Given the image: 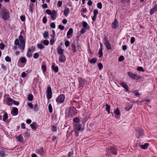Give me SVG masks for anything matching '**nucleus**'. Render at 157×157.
Wrapping results in <instances>:
<instances>
[{
	"mask_svg": "<svg viewBox=\"0 0 157 157\" xmlns=\"http://www.w3.org/2000/svg\"><path fill=\"white\" fill-rule=\"evenodd\" d=\"M0 17L5 21L8 20L10 17V12L5 8L2 9L0 11Z\"/></svg>",
	"mask_w": 157,
	"mask_h": 157,
	"instance_id": "1",
	"label": "nucleus"
},
{
	"mask_svg": "<svg viewBox=\"0 0 157 157\" xmlns=\"http://www.w3.org/2000/svg\"><path fill=\"white\" fill-rule=\"evenodd\" d=\"M45 12L48 15H50L51 18L53 20H55L57 16V12L55 10H53L51 11L49 9H47Z\"/></svg>",
	"mask_w": 157,
	"mask_h": 157,
	"instance_id": "2",
	"label": "nucleus"
},
{
	"mask_svg": "<svg viewBox=\"0 0 157 157\" xmlns=\"http://www.w3.org/2000/svg\"><path fill=\"white\" fill-rule=\"evenodd\" d=\"M25 40H15L14 44L16 45H18L19 48L24 50L25 46Z\"/></svg>",
	"mask_w": 157,
	"mask_h": 157,
	"instance_id": "3",
	"label": "nucleus"
},
{
	"mask_svg": "<svg viewBox=\"0 0 157 157\" xmlns=\"http://www.w3.org/2000/svg\"><path fill=\"white\" fill-rule=\"evenodd\" d=\"M128 76L133 79L138 80L140 78V76L137 75L136 74L133 73L132 72H128L127 73Z\"/></svg>",
	"mask_w": 157,
	"mask_h": 157,
	"instance_id": "4",
	"label": "nucleus"
},
{
	"mask_svg": "<svg viewBox=\"0 0 157 157\" xmlns=\"http://www.w3.org/2000/svg\"><path fill=\"white\" fill-rule=\"evenodd\" d=\"M52 92L51 86L49 85H48L47 86L46 93V97L48 99H50L52 97Z\"/></svg>",
	"mask_w": 157,
	"mask_h": 157,
	"instance_id": "5",
	"label": "nucleus"
},
{
	"mask_svg": "<svg viewBox=\"0 0 157 157\" xmlns=\"http://www.w3.org/2000/svg\"><path fill=\"white\" fill-rule=\"evenodd\" d=\"M65 98V96L64 94H60L57 98L56 101V102L58 103H61L63 102Z\"/></svg>",
	"mask_w": 157,
	"mask_h": 157,
	"instance_id": "6",
	"label": "nucleus"
},
{
	"mask_svg": "<svg viewBox=\"0 0 157 157\" xmlns=\"http://www.w3.org/2000/svg\"><path fill=\"white\" fill-rule=\"evenodd\" d=\"M74 130L75 132L82 131L83 128L81 127V125L80 124H74Z\"/></svg>",
	"mask_w": 157,
	"mask_h": 157,
	"instance_id": "7",
	"label": "nucleus"
},
{
	"mask_svg": "<svg viewBox=\"0 0 157 157\" xmlns=\"http://www.w3.org/2000/svg\"><path fill=\"white\" fill-rule=\"evenodd\" d=\"M71 47H72V50L73 53H76L77 52V50L78 49L81 48L79 46L77 45L76 46L75 43V42L72 43Z\"/></svg>",
	"mask_w": 157,
	"mask_h": 157,
	"instance_id": "8",
	"label": "nucleus"
},
{
	"mask_svg": "<svg viewBox=\"0 0 157 157\" xmlns=\"http://www.w3.org/2000/svg\"><path fill=\"white\" fill-rule=\"evenodd\" d=\"M79 82V86L80 87H83L85 85L86 81L84 79L82 78H79L78 80Z\"/></svg>",
	"mask_w": 157,
	"mask_h": 157,
	"instance_id": "9",
	"label": "nucleus"
},
{
	"mask_svg": "<svg viewBox=\"0 0 157 157\" xmlns=\"http://www.w3.org/2000/svg\"><path fill=\"white\" fill-rule=\"evenodd\" d=\"M117 149L115 147H110V148L109 149V151L112 154L114 155H116L117 154Z\"/></svg>",
	"mask_w": 157,
	"mask_h": 157,
	"instance_id": "10",
	"label": "nucleus"
},
{
	"mask_svg": "<svg viewBox=\"0 0 157 157\" xmlns=\"http://www.w3.org/2000/svg\"><path fill=\"white\" fill-rule=\"evenodd\" d=\"M104 44L108 49L109 50H111L112 49L111 44L107 40H104Z\"/></svg>",
	"mask_w": 157,
	"mask_h": 157,
	"instance_id": "11",
	"label": "nucleus"
},
{
	"mask_svg": "<svg viewBox=\"0 0 157 157\" xmlns=\"http://www.w3.org/2000/svg\"><path fill=\"white\" fill-rule=\"evenodd\" d=\"M11 113L14 116L17 115L18 114V110L17 108L15 107L13 108L11 111Z\"/></svg>",
	"mask_w": 157,
	"mask_h": 157,
	"instance_id": "12",
	"label": "nucleus"
},
{
	"mask_svg": "<svg viewBox=\"0 0 157 157\" xmlns=\"http://www.w3.org/2000/svg\"><path fill=\"white\" fill-rule=\"evenodd\" d=\"M73 33V29L72 28L69 29L67 33V38L69 39L70 38L72 35Z\"/></svg>",
	"mask_w": 157,
	"mask_h": 157,
	"instance_id": "13",
	"label": "nucleus"
},
{
	"mask_svg": "<svg viewBox=\"0 0 157 157\" xmlns=\"http://www.w3.org/2000/svg\"><path fill=\"white\" fill-rule=\"evenodd\" d=\"M157 11V3L155 4L154 7L151 9L150 10V14L152 15L155 12Z\"/></svg>",
	"mask_w": 157,
	"mask_h": 157,
	"instance_id": "14",
	"label": "nucleus"
},
{
	"mask_svg": "<svg viewBox=\"0 0 157 157\" xmlns=\"http://www.w3.org/2000/svg\"><path fill=\"white\" fill-rule=\"evenodd\" d=\"M59 60L60 63H63L66 60V57L63 55H60L59 57Z\"/></svg>",
	"mask_w": 157,
	"mask_h": 157,
	"instance_id": "15",
	"label": "nucleus"
},
{
	"mask_svg": "<svg viewBox=\"0 0 157 157\" xmlns=\"http://www.w3.org/2000/svg\"><path fill=\"white\" fill-rule=\"evenodd\" d=\"M136 131L139 136H141L144 135L143 132L141 129L137 128H136Z\"/></svg>",
	"mask_w": 157,
	"mask_h": 157,
	"instance_id": "16",
	"label": "nucleus"
},
{
	"mask_svg": "<svg viewBox=\"0 0 157 157\" xmlns=\"http://www.w3.org/2000/svg\"><path fill=\"white\" fill-rule=\"evenodd\" d=\"M118 22L116 19H115L112 23V28L116 29L117 28L118 24Z\"/></svg>",
	"mask_w": 157,
	"mask_h": 157,
	"instance_id": "17",
	"label": "nucleus"
},
{
	"mask_svg": "<svg viewBox=\"0 0 157 157\" xmlns=\"http://www.w3.org/2000/svg\"><path fill=\"white\" fill-rule=\"evenodd\" d=\"M55 64L54 63H52L51 66V67L54 71L55 73H57L58 71L59 68L58 66L55 67Z\"/></svg>",
	"mask_w": 157,
	"mask_h": 157,
	"instance_id": "18",
	"label": "nucleus"
},
{
	"mask_svg": "<svg viewBox=\"0 0 157 157\" xmlns=\"http://www.w3.org/2000/svg\"><path fill=\"white\" fill-rule=\"evenodd\" d=\"M32 128L34 130H36L37 127V124L36 122H33L32 123L30 124Z\"/></svg>",
	"mask_w": 157,
	"mask_h": 157,
	"instance_id": "19",
	"label": "nucleus"
},
{
	"mask_svg": "<svg viewBox=\"0 0 157 157\" xmlns=\"http://www.w3.org/2000/svg\"><path fill=\"white\" fill-rule=\"evenodd\" d=\"M120 84L125 90L126 91H128V87L127 84L123 82L120 83Z\"/></svg>",
	"mask_w": 157,
	"mask_h": 157,
	"instance_id": "20",
	"label": "nucleus"
},
{
	"mask_svg": "<svg viewBox=\"0 0 157 157\" xmlns=\"http://www.w3.org/2000/svg\"><path fill=\"white\" fill-rule=\"evenodd\" d=\"M36 152L38 154L42 155L44 152V148L42 147L40 149H37L36 150Z\"/></svg>",
	"mask_w": 157,
	"mask_h": 157,
	"instance_id": "21",
	"label": "nucleus"
},
{
	"mask_svg": "<svg viewBox=\"0 0 157 157\" xmlns=\"http://www.w3.org/2000/svg\"><path fill=\"white\" fill-rule=\"evenodd\" d=\"M132 107V105L130 104H128L126 105L125 107V110L128 111L131 109Z\"/></svg>",
	"mask_w": 157,
	"mask_h": 157,
	"instance_id": "22",
	"label": "nucleus"
},
{
	"mask_svg": "<svg viewBox=\"0 0 157 157\" xmlns=\"http://www.w3.org/2000/svg\"><path fill=\"white\" fill-rule=\"evenodd\" d=\"M63 49L59 47L57 49V53L60 55H63Z\"/></svg>",
	"mask_w": 157,
	"mask_h": 157,
	"instance_id": "23",
	"label": "nucleus"
},
{
	"mask_svg": "<svg viewBox=\"0 0 157 157\" xmlns=\"http://www.w3.org/2000/svg\"><path fill=\"white\" fill-rule=\"evenodd\" d=\"M70 12V10L69 8H67L66 9H65L63 12V14L64 15V16L66 17H67Z\"/></svg>",
	"mask_w": 157,
	"mask_h": 157,
	"instance_id": "24",
	"label": "nucleus"
},
{
	"mask_svg": "<svg viewBox=\"0 0 157 157\" xmlns=\"http://www.w3.org/2000/svg\"><path fill=\"white\" fill-rule=\"evenodd\" d=\"M26 55L28 57H30L32 56V49L30 48H29Z\"/></svg>",
	"mask_w": 157,
	"mask_h": 157,
	"instance_id": "25",
	"label": "nucleus"
},
{
	"mask_svg": "<svg viewBox=\"0 0 157 157\" xmlns=\"http://www.w3.org/2000/svg\"><path fill=\"white\" fill-rule=\"evenodd\" d=\"M82 27L84 29H89V25H88L86 22L84 21H83L82 22Z\"/></svg>",
	"mask_w": 157,
	"mask_h": 157,
	"instance_id": "26",
	"label": "nucleus"
},
{
	"mask_svg": "<svg viewBox=\"0 0 157 157\" xmlns=\"http://www.w3.org/2000/svg\"><path fill=\"white\" fill-rule=\"evenodd\" d=\"M13 100L12 99L10 98H8L7 99V104L9 105H10L12 104L13 102Z\"/></svg>",
	"mask_w": 157,
	"mask_h": 157,
	"instance_id": "27",
	"label": "nucleus"
},
{
	"mask_svg": "<svg viewBox=\"0 0 157 157\" xmlns=\"http://www.w3.org/2000/svg\"><path fill=\"white\" fill-rule=\"evenodd\" d=\"M16 138L19 142H21L23 140L22 136L21 134H20L18 137H16Z\"/></svg>",
	"mask_w": 157,
	"mask_h": 157,
	"instance_id": "28",
	"label": "nucleus"
},
{
	"mask_svg": "<svg viewBox=\"0 0 157 157\" xmlns=\"http://www.w3.org/2000/svg\"><path fill=\"white\" fill-rule=\"evenodd\" d=\"M98 54L99 55V58L103 56L102 48L101 47H100V48L99 50Z\"/></svg>",
	"mask_w": 157,
	"mask_h": 157,
	"instance_id": "29",
	"label": "nucleus"
},
{
	"mask_svg": "<svg viewBox=\"0 0 157 157\" xmlns=\"http://www.w3.org/2000/svg\"><path fill=\"white\" fill-rule=\"evenodd\" d=\"M106 107L105 109L107 111L108 114L110 113V106L107 104H105Z\"/></svg>",
	"mask_w": 157,
	"mask_h": 157,
	"instance_id": "30",
	"label": "nucleus"
},
{
	"mask_svg": "<svg viewBox=\"0 0 157 157\" xmlns=\"http://www.w3.org/2000/svg\"><path fill=\"white\" fill-rule=\"evenodd\" d=\"M148 146V144L146 143L144 144V145H141L140 147L141 148L145 149H146Z\"/></svg>",
	"mask_w": 157,
	"mask_h": 157,
	"instance_id": "31",
	"label": "nucleus"
},
{
	"mask_svg": "<svg viewBox=\"0 0 157 157\" xmlns=\"http://www.w3.org/2000/svg\"><path fill=\"white\" fill-rule=\"evenodd\" d=\"M3 120L4 121L6 122V119L8 118V116L7 113H5L4 114V115L3 116Z\"/></svg>",
	"mask_w": 157,
	"mask_h": 157,
	"instance_id": "32",
	"label": "nucleus"
},
{
	"mask_svg": "<svg viewBox=\"0 0 157 157\" xmlns=\"http://www.w3.org/2000/svg\"><path fill=\"white\" fill-rule=\"evenodd\" d=\"M97 59L96 58H93L91 59L90 61V63L92 64H94L97 61Z\"/></svg>",
	"mask_w": 157,
	"mask_h": 157,
	"instance_id": "33",
	"label": "nucleus"
},
{
	"mask_svg": "<svg viewBox=\"0 0 157 157\" xmlns=\"http://www.w3.org/2000/svg\"><path fill=\"white\" fill-rule=\"evenodd\" d=\"M41 69L43 72L44 73L46 71V67L45 65H43L41 66Z\"/></svg>",
	"mask_w": 157,
	"mask_h": 157,
	"instance_id": "34",
	"label": "nucleus"
},
{
	"mask_svg": "<svg viewBox=\"0 0 157 157\" xmlns=\"http://www.w3.org/2000/svg\"><path fill=\"white\" fill-rule=\"evenodd\" d=\"M55 35V31L54 30H52L51 32V33L50 34V36L52 37V39H53L54 38Z\"/></svg>",
	"mask_w": 157,
	"mask_h": 157,
	"instance_id": "35",
	"label": "nucleus"
},
{
	"mask_svg": "<svg viewBox=\"0 0 157 157\" xmlns=\"http://www.w3.org/2000/svg\"><path fill=\"white\" fill-rule=\"evenodd\" d=\"M48 32L47 31H45L43 33V36L44 38L47 39L48 36Z\"/></svg>",
	"mask_w": 157,
	"mask_h": 157,
	"instance_id": "36",
	"label": "nucleus"
},
{
	"mask_svg": "<svg viewBox=\"0 0 157 157\" xmlns=\"http://www.w3.org/2000/svg\"><path fill=\"white\" fill-rule=\"evenodd\" d=\"M37 47L40 49H42L44 48V47L41 44H37Z\"/></svg>",
	"mask_w": 157,
	"mask_h": 157,
	"instance_id": "37",
	"label": "nucleus"
},
{
	"mask_svg": "<svg viewBox=\"0 0 157 157\" xmlns=\"http://www.w3.org/2000/svg\"><path fill=\"white\" fill-rule=\"evenodd\" d=\"M33 96L32 94L28 95V100L29 101H32L33 100Z\"/></svg>",
	"mask_w": 157,
	"mask_h": 157,
	"instance_id": "38",
	"label": "nucleus"
},
{
	"mask_svg": "<svg viewBox=\"0 0 157 157\" xmlns=\"http://www.w3.org/2000/svg\"><path fill=\"white\" fill-rule=\"evenodd\" d=\"M0 155L1 157H4L6 156V154L4 151H0Z\"/></svg>",
	"mask_w": 157,
	"mask_h": 157,
	"instance_id": "39",
	"label": "nucleus"
},
{
	"mask_svg": "<svg viewBox=\"0 0 157 157\" xmlns=\"http://www.w3.org/2000/svg\"><path fill=\"white\" fill-rule=\"evenodd\" d=\"M97 7L99 9H101L102 8V5L101 2H99L97 3Z\"/></svg>",
	"mask_w": 157,
	"mask_h": 157,
	"instance_id": "40",
	"label": "nucleus"
},
{
	"mask_svg": "<svg viewBox=\"0 0 157 157\" xmlns=\"http://www.w3.org/2000/svg\"><path fill=\"white\" fill-rule=\"evenodd\" d=\"M48 111L50 113H52V107L50 104L48 105Z\"/></svg>",
	"mask_w": 157,
	"mask_h": 157,
	"instance_id": "41",
	"label": "nucleus"
},
{
	"mask_svg": "<svg viewBox=\"0 0 157 157\" xmlns=\"http://www.w3.org/2000/svg\"><path fill=\"white\" fill-rule=\"evenodd\" d=\"M137 70L139 71L144 72L143 68L141 67H137Z\"/></svg>",
	"mask_w": 157,
	"mask_h": 157,
	"instance_id": "42",
	"label": "nucleus"
},
{
	"mask_svg": "<svg viewBox=\"0 0 157 157\" xmlns=\"http://www.w3.org/2000/svg\"><path fill=\"white\" fill-rule=\"evenodd\" d=\"M5 60L6 62H10L11 61V59L9 56H7L5 58Z\"/></svg>",
	"mask_w": 157,
	"mask_h": 157,
	"instance_id": "43",
	"label": "nucleus"
},
{
	"mask_svg": "<svg viewBox=\"0 0 157 157\" xmlns=\"http://www.w3.org/2000/svg\"><path fill=\"white\" fill-rule=\"evenodd\" d=\"M33 108L35 111H37L39 109V108L37 104H36L34 105Z\"/></svg>",
	"mask_w": 157,
	"mask_h": 157,
	"instance_id": "44",
	"label": "nucleus"
},
{
	"mask_svg": "<svg viewBox=\"0 0 157 157\" xmlns=\"http://www.w3.org/2000/svg\"><path fill=\"white\" fill-rule=\"evenodd\" d=\"M20 18L21 20L22 21H25V16L21 15V16H20Z\"/></svg>",
	"mask_w": 157,
	"mask_h": 157,
	"instance_id": "45",
	"label": "nucleus"
},
{
	"mask_svg": "<svg viewBox=\"0 0 157 157\" xmlns=\"http://www.w3.org/2000/svg\"><path fill=\"white\" fill-rule=\"evenodd\" d=\"M21 62L22 63H24L26 62V60L25 58L23 57L21 59Z\"/></svg>",
	"mask_w": 157,
	"mask_h": 157,
	"instance_id": "46",
	"label": "nucleus"
},
{
	"mask_svg": "<svg viewBox=\"0 0 157 157\" xmlns=\"http://www.w3.org/2000/svg\"><path fill=\"white\" fill-rule=\"evenodd\" d=\"M79 119L78 117H76L73 119V121L76 123L79 122Z\"/></svg>",
	"mask_w": 157,
	"mask_h": 157,
	"instance_id": "47",
	"label": "nucleus"
},
{
	"mask_svg": "<svg viewBox=\"0 0 157 157\" xmlns=\"http://www.w3.org/2000/svg\"><path fill=\"white\" fill-rule=\"evenodd\" d=\"M42 21L43 22L44 24H45L47 22V19L45 16H44L43 17L42 19Z\"/></svg>",
	"mask_w": 157,
	"mask_h": 157,
	"instance_id": "48",
	"label": "nucleus"
},
{
	"mask_svg": "<svg viewBox=\"0 0 157 157\" xmlns=\"http://www.w3.org/2000/svg\"><path fill=\"white\" fill-rule=\"evenodd\" d=\"M57 130V127L55 125H53L52 127V130L53 132L56 131Z\"/></svg>",
	"mask_w": 157,
	"mask_h": 157,
	"instance_id": "49",
	"label": "nucleus"
},
{
	"mask_svg": "<svg viewBox=\"0 0 157 157\" xmlns=\"http://www.w3.org/2000/svg\"><path fill=\"white\" fill-rule=\"evenodd\" d=\"M98 66L100 70H101L103 68V65L101 63H100L98 64Z\"/></svg>",
	"mask_w": 157,
	"mask_h": 157,
	"instance_id": "50",
	"label": "nucleus"
},
{
	"mask_svg": "<svg viewBox=\"0 0 157 157\" xmlns=\"http://www.w3.org/2000/svg\"><path fill=\"white\" fill-rule=\"evenodd\" d=\"M124 57L122 56H121L119 58L118 61L119 62H121L124 60Z\"/></svg>",
	"mask_w": 157,
	"mask_h": 157,
	"instance_id": "51",
	"label": "nucleus"
},
{
	"mask_svg": "<svg viewBox=\"0 0 157 157\" xmlns=\"http://www.w3.org/2000/svg\"><path fill=\"white\" fill-rule=\"evenodd\" d=\"M43 43L45 45H48L49 44V41L48 40H44L43 42Z\"/></svg>",
	"mask_w": 157,
	"mask_h": 157,
	"instance_id": "52",
	"label": "nucleus"
},
{
	"mask_svg": "<svg viewBox=\"0 0 157 157\" xmlns=\"http://www.w3.org/2000/svg\"><path fill=\"white\" fill-rule=\"evenodd\" d=\"M98 13V10L95 9L94 11V16H97V15Z\"/></svg>",
	"mask_w": 157,
	"mask_h": 157,
	"instance_id": "53",
	"label": "nucleus"
},
{
	"mask_svg": "<svg viewBox=\"0 0 157 157\" xmlns=\"http://www.w3.org/2000/svg\"><path fill=\"white\" fill-rule=\"evenodd\" d=\"M50 26L51 28L54 29L55 28L56 25L53 22H52L50 25Z\"/></svg>",
	"mask_w": 157,
	"mask_h": 157,
	"instance_id": "54",
	"label": "nucleus"
},
{
	"mask_svg": "<svg viewBox=\"0 0 157 157\" xmlns=\"http://www.w3.org/2000/svg\"><path fill=\"white\" fill-rule=\"evenodd\" d=\"M39 56V54L37 53H35L33 55V57L35 59H37Z\"/></svg>",
	"mask_w": 157,
	"mask_h": 157,
	"instance_id": "55",
	"label": "nucleus"
},
{
	"mask_svg": "<svg viewBox=\"0 0 157 157\" xmlns=\"http://www.w3.org/2000/svg\"><path fill=\"white\" fill-rule=\"evenodd\" d=\"M62 2H61L60 1H59L58 2V3L57 4V5L58 6L60 7L62 5Z\"/></svg>",
	"mask_w": 157,
	"mask_h": 157,
	"instance_id": "56",
	"label": "nucleus"
},
{
	"mask_svg": "<svg viewBox=\"0 0 157 157\" xmlns=\"http://www.w3.org/2000/svg\"><path fill=\"white\" fill-rule=\"evenodd\" d=\"M28 105L31 108L33 109V104L31 103H28Z\"/></svg>",
	"mask_w": 157,
	"mask_h": 157,
	"instance_id": "57",
	"label": "nucleus"
},
{
	"mask_svg": "<svg viewBox=\"0 0 157 157\" xmlns=\"http://www.w3.org/2000/svg\"><path fill=\"white\" fill-rule=\"evenodd\" d=\"M73 155L72 152H69L68 154V157H73Z\"/></svg>",
	"mask_w": 157,
	"mask_h": 157,
	"instance_id": "58",
	"label": "nucleus"
},
{
	"mask_svg": "<svg viewBox=\"0 0 157 157\" xmlns=\"http://www.w3.org/2000/svg\"><path fill=\"white\" fill-rule=\"evenodd\" d=\"M114 113L116 114L117 115H118L120 114V113L119 111V110L118 109H117L115 111H114Z\"/></svg>",
	"mask_w": 157,
	"mask_h": 157,
	"instance_id": "59",
	"label": "nucleus"
},
{
	"mask_svg": "<svg viewBox=\"0 0 157 157\" xmlns=\"http://www.w3.org/2000/svg\"><path fill=\"white\" fill-rule=\"evenodd\" d=\"M5 48V45L3 43H1L0 44V48L1 49H3Z\"/></svg>",
	"mask_w": 157,
	"mask_h": 157,
	"instance_id": "60",
	"label": "nucleus"
},
{
	"mask_svg": "<svg viewBox=\"0 0 157 157\" xmlns=\"http://www.w3.org/2000/svg\"><path fill=\"white\" fill-rule=\"evenodd\" d=\"M14 105H19V102L15 100H13V103Z\"/></svg>",
	"mask_w": 157,
	"mask_h": 157,
	"instance_id": "61",
	"label": "nucleus"
},
{
	"mask_svg": "<svg viewBox=\"0 0 157 157\" xmlns=\"http://www.w3.org/2000/svg\"><path fill=\"white\" fill-rule=\"evenodd\" d=\"M58 28L61 30H63L64 29V26L61 25H59L58 26Z\"/></svg>",
	"mask_w": 157,
	"mask_h": 157,
	"instance_id": "62",
	"label": "nucleus"
},
{
	"mask_svg": "<svg viewBox=\"0 0 157 157\" xmlns=\"http://www.w3.org/2000/svg\"><path fill=\"white\" fill-rule=\"evenodd\" d=\"M69 42L68 41H66L65 43V45L67 47H68L69 46Z\"/></svg>",
	"mask_w": 157,
	"mask_h": 157,
	"instance_id": "63",
	"label": "nucleus"
},
{
	"mask_svg": "<svg viewBox=\"0 0 157 157\" xmlns=\"http://www.w3.org/2000/svg\"><path fill=\"white\" fill-rule=\"evenodd\" d=\"M133 93L135 96H138L140 95V94L136 90L134 91Z\"/></svg>",
	"mask_w": 157,
	"mask_h": 157,
	"instance_id": "64",
	"label": "nucleus"
}]
</instances>
